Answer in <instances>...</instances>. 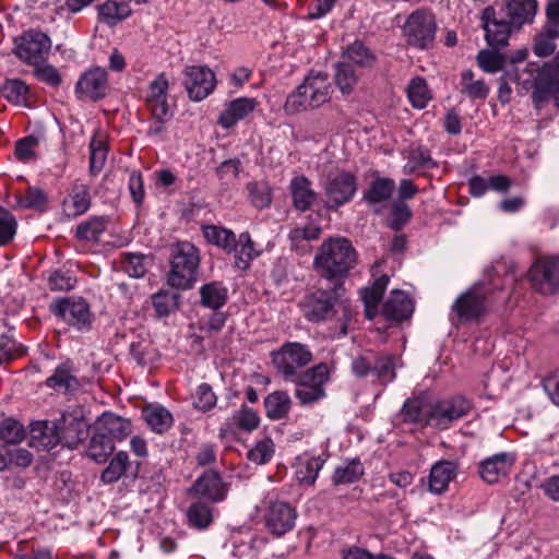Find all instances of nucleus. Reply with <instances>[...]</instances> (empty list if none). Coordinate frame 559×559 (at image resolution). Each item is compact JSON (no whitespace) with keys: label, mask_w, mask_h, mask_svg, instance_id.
Segmentation results:
<instances>
[{"label":"nucleus","mask_w":559,"mask_h":559,"mask_svg":"<svg viewBox=\"0 0 559 559\" xmlns=\"http://www.w3.org/2000/svg\"><path fill=\"white\" fill-rule=\"evenodd\" d=\"M342 60L360 70L371 67L376 61V56L362 41L355 40L343 51Z\"/></svg>","instance_id":"nucleus-32"},{"label":"nucleus","mask_w":559,"mask_h":559,"mask_svg":"<svg viewBox=\"0 0 559 559\" xmlns=\"http://www.w3.org/2000/svg\"><path fill=\"white\" fill-rule=\"evenodd\" d=\"M1 93L9 102L20 104L26 100L28 86L19 79L7 80L2 85Z\"/></svg>","instance_id":"nucleus-53"},{"label":"nucleus","mask_w":559,"mask_h":559,"mask_svg":"<svg viewBox=\"0 0 559 559\" xmlns=\"http://www.w3.org/2000/svg\"><path fill=\"white\" fill-rule=\"evenodd\" d=\"M528 280L533 288L542 295L559 292V259H537L528 271Z\"/></svg>","instance_id":"nucleus-13"},{"label":"nucleus","mask_w":559,"mask_h":559,"mask_svg":"<svg viewBox=\"0 0 559 559\" xmlns=\"http://www.w3.org/2000/svg\"><path fill=\"white\" fill-rule=\"evenodd\" d=\"M356 251L346 238H330L324 241L314 257L316 271L322 278L343 283L356 263Z\"/></svg>","instance_id":"nucleus-2"},{"label":"nucleus","mask_w":559,"mask_h":559,"mask_svg":"<svg viewBox=\"0 0 559 559\" xmlns=\"http://www.w3.org/2000/svg\"><path fill=\"white\" fill-rule=\"evenodd\" d=\"M292 407V399L285 391H275L264 399L265 415L272 420L284 419Z\"/></svg>","instance_id":"nucleus-33"},{"label":"nucleus","mask_w":559,"mask_h":559,"mask_svg":"<svg viewBox=\"0 0 559 559\" xmlns=\"http://www.w3.org/2000/svg\"><path fill=\"white\" fill-rule=\"evenodd\" d=\"M47 283L52 292H67L74 288L76 278L70 271L58 269L49 273Z\"/></svg>","instance_id":"nucleus-52"},{"label":"nucleus","mask_w":559,"mask_h":559,"mask_svg":"<svg viewBox=\"0 0 559 559\" xmlns=\"http://www.w3.org/2000/svg\"><path fill=\"white\" fill-rule=\"evenodd\" d=\"M364 475V466L359 460H353L340 466L333 474V483L335 485L353 484Z\"/></svg>","instance_id":"nucleus-45"},{"label":"nucleus","mask_w":559,"mask_h":559,"mask_svg":"<svg viewBox=\"0 0 559 559\" xmlns=\"http://www.w3.org/2000/svg\"><path fill=\"white\" fill-rule=\"evenodd\" d=\"M131 432L130 420L109 412L104 413L97 418L87 455L97 463L106 462L115 450V442L126 439Z\"/></svg>","instance_id":"nucleus-3"},{"label":"nucleus","mask_w":559,"mask_h":559,"mask_svg":"<svg viewBox=\"0 0 559 559\" xmlns=\"http://www.w3.org/2000/svg\"><path fill=\"white\" fill-rule=\"evenodd\" d=\"M322 188L324 206L328 210L336 211L344 204L349 203L356 195L358 189L357 177L349 171L329 174Z\"/></svg>","instance_id":"nucleus-6"},{"label":"nucleus","mask_w":559,"mask_h":559,"mask_svg":"<svg viewBox=\"0 0 559 559\" xmlns=\"http://www.w3.org/2000/svg\"><path fill=\"white\" fill-rule=\"evenodd\" d=\"M372 374L382 383L395 379V358L393 356H379L372 360Z\"/></svg>","instance_id":"nucleus-49"},{"label":"nucleus","mask_w":559,"mask_h":559,"mask_svg":"<svg viewBox=\"0 0 559 559\" xmlns=\"http://www.w3.org/2000/svg\"><path fill=\"white\" fill-rule=\"evenodd\" d=\"M392 218L389 221L388 226L395 231L401 230L412 218V211L409 206L402 201H394L391 205Z\"/></svg>","instance_id":"nucleus-56"},{"label":"nucleus","mask_w":559,"mask_h":559,"mask_svg":"<svg viewBox=\"0 0 559 559\" xmlns=\"http://www.w3.org/2000/svg\"><path fill=\"white\" fill-rule=\"evenodd\" d=\"M512 466V459L508 453L495 454L479 463L478 473L487 484H496L500 477L506 476Z\"/></svg>","instance_id":"nucleus-23"},{"label":"nucleus","mask_w":559,"mask_h":559,"mask_svg":"<svg viewBox=\"0 0 559 559\" xmlns=\"http://www.w3.org/2000/svg\"><path fill=\"white\" fill-rule=\"evenodd\" d=\"M34 67V74L39 81L52 87H57L61 84V76L59 71L53 66L39 63L38 66Z\"/></svg>","instance_id":"nucleus-62"},{"label":"nucleus","mask_w":559,"mask_h":559,"mask_svg":"<svg viewBox=\"0 0 559 559\" xmlns=\"http://www.w3.org/2000/svg\"><path fill=\"white\" fill-rule=\"evenodd\" d=\"M382 312L386 319L402 322L412 316L413 301L404 292L392 290L383 305Z\"/></svg>","instance_id":"nucleus-24"},{"label":"nucleus","mask_w":559,"mask_h":559,"mask_svg":"<svg viewBox=\"0 0 559 559\" xmlns=\"http://www.w3.org/2000/svg\"><path fill=\"white\" fill-rule=\"evenodd\" d=\"M273 454L274 443L270 438H265L249 450L247 456L255 464H265L272 459Z\"/></svg>","instance_id":"nucleus-58"},{"label":"nucleus","mask_w":559,"mask_h":559,"mask_svg":"<svg viewBox=\"0 0 559 559\" xmlns=\"http://www.w3.org/2000/svg\"><path fill=\"white\" fill-rule=\"evenodd\" d=\"M429 406L420 397L407 399L401 409V416L405 423H418L427 426Z\"/></svg>","instance_id":"nucleus-37"},{"label":"nucleus","mask_w":559,"mask_h":559,"mask_svg":"<svg viewBox=\"0 0 559 559\" xmlns=\"http://www.w3.org/2000/svg\"><path fill=\"white\" fill-rule=\"evenodd\" d=\"M128 188L133 202L141 205L144 200V185L142 174L139 170H133L129 176Z\"/></svg>","instance_id":"nucleus-64"},{"label":"nucleus","mask_w":559,"mask_h":559,"mask_svg":"<svg viewBox=\"0 0 559 559\" xmlns=\"http://www.w3.org/2000/svg\"><path fill=\"white\" fill-rule=\"evenodd\" d=\"M389 284V276L382 275L374 281L371 287H366L362 290L361 298L364 305L378 306L383 293Z\"/></svg>","instance_id":"nucleus-57"},{"label":"nucleus","mask_w":559,"mask_h":559,"mask_svg":"<svg viewBox=\"0 0 559 559\" xmlns=\"http://www.w3.org/2000/svg\"><path fill=\"white\" fill-rule=\"evenodd\" d=\"M457 465L452 461H440L432 465L429 475V490L441 493L456 476Z\"/></svg>","instance_id":"nucleus-28"},{"label":"nucleus","mask_w":559,"mask_h":559,"mask_svg":"<svg viewBox=\"0 0 559 559\" xmlns=\"http://www.w3.org/2000/svg\"><path fill=\"white\" fill-rule=\"evenodd\" d=\"M187 518L190 526L198 530L206 528L213 521L210 506L202 501H197L188 508Z\"/></svg>","instance_id":"nucleus-43"},{"label":"nucleus","mask_w":559,"mask_h":559,"mask_svg":"<svg viewBox=\"0 0 559 559\" xmlns=\"http://www.w3.org/2000/svg\"><path fill=\"white\" fill-rule=\"evenodd\" d=\"M559 37V31L552 26H545L536 35L533 51L538 57H548L552 55L557 48L556 39Z\"/></svg>","instance_id":"nucleus-41"},{"label":"nucleus","mask_w":559,"mask_h":559,"mask_svg":"<svg viewBox=\"0 0 559 559\" xmlns=\"http://www.w3.org/2000/svg\"><path fill=\"white\" fill-rule=\"evenodd\" d=\"M29 445L43 450H50L59 444L56 420H37L29 425Z\"/></svg>","instance_id":"nucleus-21"},{"label":"nucleus","mask_w":559,"mask_h":559,"mask_svg":"<svg viewBox=\"0 0 559 559\" xmlns=\"http://www.w3.org/2000/svg\"><path fill=\"white\" fill-rule=\"evenodd\" d=\"M189 493L204 497L211 502H221L227 495V485L223 481L218 472L210 469L197 478Z\"/></svg>","instance_id":"nucleus-19"},{"label":"nucleus","mask_w":559,"mask_h":559,"mask_svg":"<svg viewBox=\"0 0 559 559\" xmlns=\"http://www.w3.org/2000/svg\"><path fill=\"white\" fill-rule=\"evenodd\" d=\"M100 22L108 26H115L119 22L126 20L131 14V9L126 2H117L108 0L98 8Z\"/></svg>","instance_id":"nucleus-36"},{"label":"nucleus","mask_w":559,"mask_h":559,"mask_svg":"<svg viewBox=\"0 0 559 559\" xmlns=\"http://www.w3.org/2000/svg\"><path fill=\"white\" fill-rule=\"evenodd\" d=\"M129 462L128 454L123 451L118 452L110 461L109 465L103 471L100 478L106 484L117 481L126 472Z\"/></svg>","instance_id":"nucleus-46"},{"label":"nucleus","mask_w":559,"mask_h":559,"mask_svg":"<svg viewBox=\"0 0 559 559\" xmlns=\"http://www.w3.org/2000/svg\"><path fill=\"white\" fill-rule=\"evenodd\" d=\"M231 420L240 430L250 432L259 427L261 419L254 409L242 405L239 411L234 413Z\"/></svg>","instance_id":"nucleus-50"},{"label":"nucleus","mask_w":559,"mask_h":559,"mask_svg":"<svg viewBox=\"0 0 559 559\" xmlns=\"http://www.w3.org/2000/svg\"><path fill=\"white\" fill-rule=\"evenodd\" d=\"M230 254H234L237 269L247 270L250 262L260 253L255 250L254 242L249 233L245 231L238 238L235 237V249L230 250Z\"/></svg>","instance_id":"nucleus-30"},{"label":"nucleus","mask_w":559,"mask_h":559,"mask_svg":"<svg viewBox=\"0 0 559 559\" xmlns=\"http://www.w3.org/2000/svg\"><path fill=\"white\" fill-rule=\"evenodd\" d=\"M255 98L239 97L229 102L219 114L217 122L224 129L233 128L238 121L245 119L257 106Z\"/></svg>","instance_id":"nucleus-22"},{"label":"nucleus","mask_w":559,"mask_h":559,"mask_svg":"<svg viewBox=\"0 0 559 559\" xmlns=\"http://www.w3.org/2000/svg\"><path fill=\"white\" fill-rule=\"evenodd\" d=\"M477 62L484 71L493 73L504 67L507 56L493 50H481L477 55Z\"/></svg>","instance_id":"nucleus-54"},{"label":"nucleus","mask_w":559,"mask_h":559,"mask_svg":"<svg viewBox=\"0 0 559 559\" xmlns=\"http://www.w3.org/2000/svg\"><path fill=\"white\" fill-rule=\"evenodd\" d=\"M334 69V81L336 86L342 92V94H350L359 81V69L344 60L335 63Z\"/></svg>","instance_id":"nucleus-34"},{"label":"nucleus","mask_w":559,"mask_h":559,"mask_svg":"<svg viewBox=\"0 0 559 559\" xmlns=\"http://www.w3.org/2000/svg\"><path fill=\"white\" fill-rule=\"evenodd\" d=\"M394 189L395 182L393 179L388 177H377L364 191L362 200L369 206H376L389 201L393 194Z\"/></svg>","instance_id":"nucleus-29"},{"label":"nucleus","mask_w":559,"mask_h":559,"mask_svg":"<svg viewBox=\"0 0 559 559\" xmlns=\"http://www.w3.org/2000/svg\"><path fill=\"white\" fill-rule=\"evenodd\" d=\"M293 204L299 211L309 210L317 201L318 193L312 189V182L305 176H297L289 185Z\"/></svg>","instance_id":"nucleus-26"},{"label":"nucleus","mask_w":559,"mask_h":559,"mask_svg":"<svg viewBox=\"0 0 559 559\" xmlns=\"http://www.w3.org/2000/svg\"><path fill=\"white\" fill-rule=\"evenodd\" d=\"M343 283H334L330 289H318L305 296L301 308L304 316L311 322H321L334 314V304L342 296Z\"/></svg>","instance_id":"nucleus-8"},{"label":"nucleus","mask_w":559,"mask_h":559,"mask_svg":"<svg viewBox=\"0 0 559 559\" xmlns=\"http://www.w3.org/2000/svg\"><path fill=\"white\" fill-rule=\"evenodd\" d=\"M289 381L296 384L295 396L300 404L310 405L325 396L323 385L329 381V368L321 362Z\"/></svg>","instance_id":"nucleus-9"},{"label":"nucleus","mask_w":559,"mask_h":559,"mask_svg":"<svg viewBox=\"0 0 559 559\" xmlns=\"http://www.w3.org/2000/svg\"><path fill=\"white\" fill-rule=\"evenodd\" d=\"M121 269L133 278L143 277L148 270V257L142 253L123 252L120 255Z\"/></svg>","instance_id":"nucleus-40"},{"label":"nucleus","mask_w":559,"mask_h":559,"mask_svg":"<svg viewBox=\"0 0 559 559\" xmlns=\"http://www.w3.org/2000/svg\"><path fill=\"white\" fill-rule=\"evenodd\" d=\"M216 403V395L212 386L207 383H202L198 386L193 405L195 408L206 412L214 407Z\"/></svg>","instance_id":"nucleus-60"},{"label":"nucleus","mask_w":559,"mask_h":559,"mask_svg":"<svg viewBox=\"0 0 559 559\" xmlns=\"http://www.w3.org/2000/svg\"><path fill=\"white\" fill-rule=\"evenodd\" d=\"M143 416L151 429L157 433L167 431L173 424V415L163 406L146 407Z\"/></svg>","instance_id":"nucleus-39"},{"label":"nucleus","mask_w":559,"mask_h":559,"mask_svg":"<svg viewBox=\"0 0 559 559\" xmlns=\"http://www.w3.org/2000/svg\"><path fill=\"white\" fill-rule=\"evenodd\" d=\"M331 92L329 74L322 71H310L302 83L288 95L285 110L288 114H296L316 109L330 99Z\"/></svg>","instance_id":"nucleus-4"},{"label":"nucleus","mask_w":559,"mask_h":559,"mask_svg":"<svg viewBox=\"0 0 559 559\" xmlns=\"http://www.w3.org/2000/svg\"><path fill=\"white\" fill-rule=\"evenodd\" d=\"M296 518L297 513L290 504L275 501L267 512L266 525L273 534L282 536L294 527Z\"/></svg>","instance_id":"nucleus-20"},{"label":"nucleus","mask_w":559,"mask_h":559,"mask_svg":"<svg viewBox=\"0 0 559 559\" xmlns=\"http://www.w3.org/2000/svg\"><path fill=\"white\" fill-rule=\"evenodd\" d=\"M407 97L413 107L424 109L431 99L427 83L423 78H414L407 87Z\"/></svg>","instance_id":"nucleus-44"},{"label":"nucleus","mask_w":559,"mask_h":559,"mask_svg":"<svg viewBox=\"0 0 559 559\" xmlns=\"http://www.w3.org/2000/svg\"><path fill=\"white\" fill-rule=\"evenodd\" d=\"M90 171L96 176L106 163L108 150L104 141L93 139L90 143Z\"/></svg>","instance_id":"nucleus-55"},{"label":"nucleus","mask_w":559,"mask_h":559,"mask_svg":"<svg viewBox=\"0 0 559 559\" xmlns=\"http://www.w3.org/2000/svg\"><path fill=\"white\" fill-rule=\"evenodd\" d=\"M323 465V460L320 457L309 459L305 465H301L297 471L298 478L301 483L312 485Z\"/></svg>","instance_id":"nucleus-61"},{"label":"nucleus","mask_w":559,"mask_h":559,"mask_svg":"<svg viewBox=\"0 0 559 559\" xmlns=\"http://www.w3.org/2000/svg\"><path fill=\"white\" fill-rule=\"evenodd\" d=\"M71 204H72V214L73 215H81L85 213L91 205V197L88 187L81 182H75L73 185L71 194Z\"/></svg>","instance_id":"nucleus-51"},{"label":"nucleus","mask_w":559,"mask_h":559,"mask_svg":"<svg viewBox=\"0 0 559 559\" xmlns=\"http://www.w3.org/2000/svg\"><path fill=\"white\" fill-rule=\"evenodd\" d=\"M536 12V0H506L499 11L493 7H486L481 13V21L488 45L506 46L512 29L532 23Z\"/></svg>","instance_id":"nucleus-1"},{"label":"nucleus","mask_w":559,"mask_h":559,"mask_svg":"<svg viewBox=\"0 0 559 559\" xmlns=\"http://www.w3.org/2000/svg\"><path fill=\"white\" fill-rule=\"evenodd\" d=\"M59 443L74 449L79 443L84 441L88 436V423L83 416L69 413L63 414L60 418L56 419Z\"/></svg>","instance_id":"nucleus-17"},{"label":"nucleus","mask_w":559,"mask_h":559,"mask_svg":"<svg viewBox=\"0 0 559 559\" xmlns=\"http://www.w3.org/2000/svg\"><path fill=\"white\" fill-rule=\"evenodd\" d=\"M46 385L61 393H70L80 388V382L73 372L72 365L63 362L46 379Z\"/></svg>","instance_id":"nucleus-27"},{"label":"nucleus","mask_w":559,"mask_h":559,"mask_svg":"<svg viewBox=\"0 0 559 559\" xmlns=\"http://www.w3.org/2000/svg\"><path fill=\"white\" fill-rule=\"evenodd\" d=\"M201 306L217 311L227 301L228 289L222 282H211L200 287Z\"/></svg>","instance_id":"nucleus-31"},{"label":"nucleus","mask_w":559,"mask_h":559,"mask_svg":"<svg viewBox=\"0 0 559 559\" xmlns=\"http://www.w3.org/2000/svg\"><path fill=\"white\" fill-rule=\"evenodd\" d=\"M45 203L46 195L44 191L36 187H29L25 195L19 201V204L24 209H40Z\"/></svg>","instance_id":"nucleus-63"},{"label":"nucleus","mask_w":559,"mask_h":559,"mask_svg":"<svg viewBox=\"0 0 559 559\" xmlns=\"http://www.w3.org/2000/svg\"><path fill=\"white\" fill-rule=\"evenodd\" d=\"M435 167H437V163L432 159L429 150L424 146H417L409 150L403 173L412 175L420 168L432 169Z\"/></svg>","instance_id":"nucleus-38"},{"label":"nucleus","mask_w":559,"mask_h":559,"mask_svg":"<svg viewBox=\"0 0 559 559\" xmlns=\"http://www.w3.org/2000/svg\"><path fill=\"white\" fill-rule=\"evenodd\" d=\"M202 233L207 242L221 248L226 253L230 254V250L235 249L236 235L230 229L216 225H204Z\"/></svg>","instance_id":"nucleus-35"},{"label":"nucleus","mask_w":559,"mask_h":559,"mask_svg":"<svg viewBox=\"0 0 559 559\" xmlns=\"http://www.w3.org/2000/svg\"><path fill=\"white\" fill-rule=\"evenodd\" d=\"M180 296L170 290H159L152 297L153 306L159 317L167 316L178 308Z\"/></svg>","instance_id":"nucleus-48"},{"label":"nucleus","mask_w":559,"mask_h":559,"mask_svg":"<svg viewBox=\"0 0 559 559\" xmlns=\"http://www.w3.org/2000/svg\"><path fill=\"white\" fill-rule=\"evenodd\" d=\"M26 437V430L19 420L13 417L3 418L0 421V440L4 444H16L22 442Z\"/></svg>","instance_id":"nucleus-42"},{"label":"nucleus","mask_w":559,"mask_h":559,"mask_svg":"<svg viewBox=\"0 0 559 559\" xmlns=\"http://www.w3.org/2000/svg\"><path fill=\"white\" fill-rule=\"evenodd\" d=\"M16 219L13 214L0 206V245L10 242L16 233Z\"/></svg>","instance_id":"nucleus-59"},{"label":"nucleus","mask_w":559,"mask_h":559,"mask_svg":"<svg viewBox=\"0 0 559 559\" xmlns=\"http://www.w3.org/2000/svg\"><path fill=\"white\" fill-rule=\"evenodd\" d=\"M485 293L481 285L476 284L460 295L452 305L457 323L477 320L485 312Z\"/></svg>","instance_id":"nucleus-16"},{"label":"nucleus","mask_w":559,"mask_h":559,"mask_svg":"<svg viewBox=\"0 0 559 559\" xmlns=\"http://www.w3.org/2000/svg\"><path fill=\"white\" fill-rule=\"evenodd\" d=\"M472 408V404L463 396L442 400L429 406L427 426L436 429H447L454 421L465 417Z\"/></svg>","instance_id":"nucleus-11"},{"label":"nucleus","mask_w":559,"mask_h":559,"mask_svg":"<svg viewBox=\"0 0 559 559\" xmlns=\"http://www.w3.org/2000/svg\"><path fill=\"white\" fill-rule=\"evenodd\" d=\"M183 74V85L191 100L201 102L214 91L215 75L210 68L202 66L186 67Z\"/></svg>","instance_id":"nucleus-15"},{"label":"nucleus","mask_w":559,"mask_h":559,"mask_svg":"<svg viewBox=\"0 0 559 559\" xmlns=\"http://www.w3.org/2000/svg\"><path fill=\"white\" fill-rule=\"evenodd\" d=\"M108 90L107 73L100 68L86 71L75 85V93L80 99L98 100Z\"/></svg>","instance_id":"nucleus-18"},{"label":"nucleus","mask_w":559,"mask_h":559,"mask_svg":"<svg viewBox=\"0 0 559 559\" xmlns=\"http://www.w3.org/2000/svg\"><path fill=\"white\" fill-rule=\"evenodd\" d=\"M168 87L169 84L164 73L150 83L146 105L151 112H173L168 105Z\"/></svg>","instance_id":"nucleus-25"},{"label":"nucleus","mask_w":559,"mask_h":559,"mask_svg":"<svg viewBox=\"0 0 559 559\" xmlns=\"http://www.w3.org/2000/svg\"><path fill=\"white\" fill-rule=\"evenodd\" d=\"M51 48L48 35L40 31L28 29L14 38V55L24 63L38 66L43 63Z\"/></svg>","instance_id":"nucleus-10"},{"label":"nucleus","mask_w":559,"mask_h":559,"mask_svg":"<svg viewBox=\"0 0 559 559\" xmlns=\"http://www.w3.org/2000/svg\"><path fill=\"white\" fill-rule=\"evenodd\" d=\"M51 311L70 326L78 331H87L92 325V314L88 304L83 298L58 299L51 305Z\"/></svg>","instance_id":"nucleus-14"},{"label":"nucleus","mask_w":559,"mask_h":559,"mask_svg":"<svg viewBox=\"0 0 559 559\" xmlns=\"http://www.w3.org/2000/svg\"><path fill=\"white\" fill-rule=\"evenodd\" d=\"M106 219L104 217H94L82 223L76 228V237L85 241H97L99 236L106 229Z\"/></svg>","instance_id":"nucleus-47"},{"label":"nucleus","mask_w":559,"mask_h":559,"mask_svg":"<svg viewBox=\"0 0 559 559\" xmlns=\"http://www.w3.org/2000/svg\"><path fill=\"white\" fill-rule=\"evenodd\" d=\"M200 261L199 249L193 243L179 241L173 245L169 254L168 284L177 289L192 288L198 280Z\"/></svg>","instance_id":"nucleus-5"},{"label":"nucleus","mask_w":559,"mask_h":559,"mask_svg":"<svg viewBox=\"0 0 559 559\" xmlns=\"http://www.w3.org/2000/svg\"><path fill=\"white\" fill-rule=\"evenodd\" d=\"M436 29L433 15L418 10L408 16L404 26V35L411 46L427 49L435 40Z\"/></svg>","instance_id":"nucleus-12"},{"label":"nucleus","mask_w":559,"mask_h":559,"mask_svg":"<svg viewBox=\"0 0 559 559\" xmlns=\"http://www.w3.org/2000/svg\"><path fill=\"white\" fill-rule=\"evenodd\" d=\"M272 362L285 381L297 380L302 372L299 369L306 367L312 360V353L300 343H287L273 353Z\"/></svg>","instance_id":"nucleus-7"}]
</instances>
